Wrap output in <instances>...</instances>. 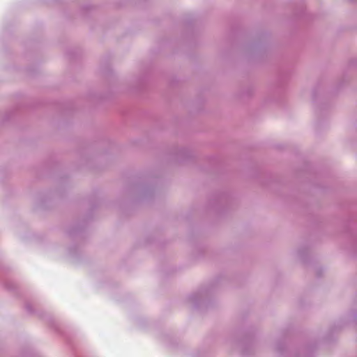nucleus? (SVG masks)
Returning a JSON list of instances; mask_svg holds the SVG:
<instances>
[{"mask_svg": "<svg viewBox=\"0 0 357 357\" xmlns=\"http://www.w3.org/2000/svg\"><path fill=\"white\" fill-rule=\"evenodd\" d=\"M196 297L197 296L196 295H192L190 296V299L192 302H193L195 303V305H199V303L196 300Z\"/></svg>", "mask_w": 357, "mask_h": 357, "instance_id": "f257e3e1", "label": "nucleus"}, {"mask_svg": "<svg viewBox=\"0 0 357 357\" xmlns=\"http://www.w3.org/2000/svg\"><path fill=\"white\" fill-rule=\"evenodd\" d=\"M296 255H297L298 257H301H301H303V252L301 251V250H298L296 252Z\"/></svg>", "mask_w": 357, "mask_h": 357, "instance_id": "f03ea898", "label": "nucleus"}, {"mask_svg": "<svg viewBox=\"0 0 357 357\" xmlns=\"http://www.w3.org/2000/svg\"><path fill=\"white\" fill-rule=\"evenodd\" d=\"M243 91H244V92H245V93H248H248H250V91H249V90Z\"/></svg>", "mask_w": 357, "mask_h": 357, "instance_id": "7ed1b4c3", "label": "nucleus"}]
</instances>
